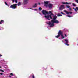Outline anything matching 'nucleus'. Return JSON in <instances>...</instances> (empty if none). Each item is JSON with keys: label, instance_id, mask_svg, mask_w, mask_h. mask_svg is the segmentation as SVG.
Wrapping results in <instances>:
<instances>
[{"label": "nucleus", "instance_id": "nucleus-10", "mask_svg": "<svg viewBox=\"0 0 78 78\" xmlns=\"http://www.w3.org/2000/svg\"><path fill=\"white\" fill-rule=\"evenodd\" d=\"M64 12L66 13L67 14H71L72 13V12H68L66 10H64Z\"/></svg>", "mask_w": 78, "mask_h": 78}, {"label": "nucleus", "instance_id": "nucleus-29", "mask_svg": "<svg viewBox=\"0 0 78 78\" xmlns=\"http://www.w3.org/2000/svg\"><path fill=\"white\" fill-rule=\"evenodd\" d=\"M0 75H3V73H0Z\"/></svg>", "mask_w": 78, "mask_h": 78}, {"label": "nucleus", "instance_id": "nucleus-24", "mask_svg": "<svg viewBox=\"0 0 78 78\" xmlns=\"http://www.w3.org/2000/svg\"><path fill=\"white\" fill-rule=\"evenodd\" d=\"M0 71H1V72H4V71H3V70H2V69H0Z\"/></svg>", "mask_w": 78, "mask_h": 78}, {"label": "nucleus", "instance_id": "nucleus-21", "mask_svg": "<svg viewBox=\"0 0 78 78\" xmlns=\"http://www.w3.org/2000/svg\"><path fill=\"white\" fill-rule=\"evenodd\" d=\"M0 30H3V27H0Z\"/></svg>", "mask_w": 78, "mask_h": 78}, {"label": "nucleus", "instance_id": "nucleus-15", "mask_svg": "<svg viewBox=\"0 0 78 78\" xmlns=\"http://www.w3.org/2000/svg\"><path fill=\"white\" fill-rule=\"evenodd\" d=\"M58 17H60V16H62V15H61V14H58Z\"/></svg>", "mask_w": 78, "mask_h": 78}, {"label": "nucleus", "instance_id": "nucleus-16", "mask_svg": "<svg viewBox=\"0 0 78 78\" xmlns=\"http://www.w3.org/2000/svg\"><path fill=\"white\" fill-rule=\"evenodd\" d=\"M21 5V3H20V2H19L18 4V6H20Z\"/></svg>", "mask_w": 78, "mask_h": 78}, {"label": "nucleus", "instance_id": "nucleus-30", "mask_svg": "<svg viewBox=\"0 0 78 78\" xmlns=\"http://www.w3.org/2000/svg\"><path fill=\"white\" fill-rule=\"evenodd\" d=\"M32 78H35L34 77V76H32Z\"/></svg>", "mask_w": 78, "mask_h": 78}, {"label": "nucleus", "instance_id": "nucleus-23", "mask_svg": "<svg viewBox=\"0 0 78 78\" xmlns=\"http://www.w3.org/2000/svg\"><path fill=\"white\" fill-rule=\"evenodd\" d=\"M33 10L34 11H37V9H34Z\"/></svg>", "mask_w": 78, "mask_h": 78}, {"label": "nucleus", "instance_id": "nucleus-22", "mask_svg": "<svg viewBox=\"0 0 78 78\" xmlns=\"http://www.w3.org/2000/svg\"><path fill=\"white\" fill-rule=\"evenodd\" d=\"M66 16L67 17H72L69 15H67Z\"/></svg>", "mask_w": 78, "mask_h": 78}, {"label": "nucleus", "instance_id": "nucleus-27", "mask_svg": "<svg viewBox=\"0 0 78 78\" xmlns=\"http://www.w3.org/2000/svg\"><path fill=\"white\" fill-rule=\"evenodd\" d=\"M61 14H64L62 12H61Z\"/></svg>", "mask_w": 78, "mask_h": 78}, {"label": "nucleus", "instance_id": "nucleus-5", "mask_svg": "<svg viewBox=\"0 0 78 78\" xmlns=\"http://www.w3.org/2000/svg\"><path fill=\"white\" fill-rule=\"evenodd\" d=\"M65 45H67V46H69V44L68 43H69V40L68 39H65Z\"/></svg>", "mask_w": 78, "mask_h": 78}, {"label": "nucleus", "instance_id": "nucleus-33", "mask_svg": "<svg viewBox=\"0 0 78 78\" xmlns=\"http://www.w3.org/2000/svg\"><path fill=\"white\" fill-rule=\"evenodd\" d=\"M38 5H41V4L40 3H38Z\"/></svg>", "mask_w": 78, "mask_h": 78}, {"label": "nucleus", "instance_id": "nucleus-31", "mask_svg": "<svg viewBox=\"0 0 78 78\" xmlns=\"http://www.w3.org/2000/svg\"><path fill=\"white\" fill-rule=\"evenodd\" d=\"M66 31H68V30H67V29H65V30L66 31Z\"/></svg>", "mask_w": 78, "mask_h": 78}, {"label": "nucleus", "instance_id": "nucleus-37", "mask_svg": "<svg viewBox=\"0 0 78 78\" xmlns=\"http://www.w3.org/2000/svg\"><path fill=\"white\" fill-rule=\"evenodd\" d=\"M63 42H64V41H63Z\"/></svg>", "mask_w": 78, "mask_h": 78}, {"label": "nucleus", "instance_id": "nucleus-13", "mask_svg": "<svg viewBox=\"0 0 78 78\" xmlns=\"http://www.w3.org/2000/svg\"><path fill=\"white\" fill-rule=\"evenodd\" d=\"M4 21L3 20H1L0 21V24H2V23H3Z\"/></svg>", "mask_w": 78, "mask_h": 78}, {"label": "nucleus", "instance_id": "nucleus-28", "mask_svg": "<svg viewBox=\"0 0 78 78\" xmlns=\"http://www.w3.org/2000/svg\"><path fill=\"white\" fill-rule=\"evenodd\" d=\"M10 75H13V74L12 73H11Z\"/></svg>", "mask_w": 78, "mask_h": 78}, {"label": "nucleus", "instance_id": "nucleus-35", "mask_svg": "<svg viewBox=\"0 0 78 78\" xmlns=\"http://www.w3.org/2000/svg\"><path fill=\"white\" fill-rule=\"evenodd\" d=\"M30 9H31V8H30Z\"/></svg>", "mask_w": 78, "mask_h": 78}, {"label": "nucleus", "instance_id": "nucleus-32", "mask_svg": "<svg viewBox=\"0 0 78 78\" xmlns=\"http://www.w3.org/2000/svg\"><path fill=\"white\" fill-rule=\"evenodd\" d=\"M67 36V35L66 34L65 35V37H66Z\"/></svg>", "mask_w": 78, "mask_h": 78}, {"label": "nucleus", "instance_id": "nucleus-8", "mask_svg": "<svg viewBox=\"0 0 78 78\" xmlns=\"http://www.w3.org/2000/svg\"><path fill=\"white\" fill-rule=\"evenodd\" d=\"M48 5L49 8H52V7H53V5L51 4H49L48 5Z\"/></svg>", "mask_w": 78, "mask_h": 78}, {"label": "nucleus", "instance_id": "nucleus-1", "mask_svg": "<svg viewBox=\"0 0 78 78\" xmlns=\"http://www.w3.org/2000/svg\"><path fill=\"white\" fill-rule=\"evenodd\" d=\"M42 13L43 14H44L45 15V17L48 20H50V19H52V17L53 16V20L50 22L49 21L48 22H47V23L49 24L50 26V27H52L54 26V23H59V22L58 20H56L57 17L56 16H53V14L52 13V12L51 11H49V12H48L46 10H42Z\"/></svg>", "mask_w": 78, "mask_h": 78}, {"label": "nucleus", "instance_id": "nucleus-3", "mask_svg": "<svg viewBox=\"0 0 78 78\" xmlns=\"http://www.w3.org/2000/svg\"><path fill=\"white\" fill-rule=\"evenodd\" d=\"M17 4H15L10 6V8H12L13 9H15V8H17Z\"/></svg>", "mask_w": 78, "mask_h": 78}, {"label": "nucleus", "instance_id": "nucleus-36", "mask_svg": "<svg viewBox=\"0 0 78 78\" xmlns=\"http://www.w3.org/2000/svg\"><path fill=\"white\" fill-rule=\"evenodd\" d=\"M1 68V67H0V68Z\"/></svg>", "mask_w": 78, "mask_h": 78}, {"label": "nucleus", "instance_id": "nucleus-17", "mask_svg": "<svg viewBox=\"0 0 78 78\" xmlns=\"http://www.w3.org/2000/svg\"><path fill=\"white\" fill-rule=\"evenodd\" d=\"M73 9H74L75 11H76V12H77V10L76 9H74V8L73 7Z\"/></svg>", "mask_w": 78, "mask_h": 78}, {"label": "nucleus", "instance_id": "nucleus-19", "mask_svg": "<svg viewBox=\"0 0 78 78\" xmlns=\"http://www.w3.org/2000/svg\"><path fill=\"white\" fill-rule=\"evenodd\" d=\"M5 5H6L7 6H9V5H8V4H7L6 2H5Z\"/></svg>", "mask_w": 78, "mask_h": 78}, {"label": "nucleus", "instance_id": "nucleus-9", "mask_svg": "<svg viewBox=\"0 0 78 78\" xmlns=\"http://www.w3.org/2000/svg\"><path fill=\"white\" fill-rule=\"evenodd\" d=\"M44 2L45 3V4H44L45 6L46 7L48 6V2L47 1H46V2Z\"/></svg>", "mask_w": 78, "mask_h": 78}, {"label": "nucleus", "instance_id": "nucleus-25", "mask_svg": "<svg viewBox=\"0 0 78 78\" xmlns=\"http://www.w3.org/2000/svg\"><path fill=\"white\" fill-rule=\"evenodd\" d=\"M69 9L70 11H71V10H72V8H69Z\"/></svg>", "mask_w": 78, "mask_h": 78}, {"label": "nucleus", "instance_id": "nucleus-11", "mask_svg": "<svg viewBox=\"0 0 78 78\" xmlns=\"http://www.w3.org/2000/svg\"><path fill=\"white\" fill-rule=\"evenodd\" d=\"M12 1H13V3L15 2V3H17V2H17V0H12Z\"/></svg>", "mask_w": 78, "mask_h": 78}, {"label": "nucleus", "instance_id": "nucleus-34", "mask_svg": "<svg viewBox=\"0 0 78 78\" xmlns=\"http://www.w3.org/2000/svg\"><path fill=\"white\" fill-rule=\"evenodd\" d=\"M2 56V55L0 54V56Z\"/></svg>", "mask_w": 78, "mask_h": 78}, {"label": "nucleus", "instance_id": "nucleus-18", "mask_svg": "<svg viewBox=\"0 0 78 78\" xmlns=\"http://www.w3.org/2000/svg\"><path fill=\"white\" fill-rule=\"evenodd\" d=\"M72 5L73 6H76V5H75V4L74 3H73L72 4Z\"/></svg>", "mask_w": 78, "mask_h": 78}, {"label": "nucleus", "instance_id": "nucleus-26", "mask_svg": "<svg viewBox=\"0 0 78 78\" xmlns=\"http://www.w3.org/2000/svg\"><path fill=\"white\" fill-rule=\"evenodd\" d=\"M76 9H77V10L78 11V7H76Z\"/></svg>", "mask_w": 78, "mask_h": 78}, {"label": "nucleus", "instance_id": "nucleus-12", "mask_svg": "<svg viewBox=\"0 0 78 78\" xmlns=\"http://www.w3.org/2000/svg\"><path fill=\"white\" fill-rule=\"evenodd\" d=\"M37 6V4L35 3L33 6V8H36Z\"/></svg>", "mask_w": 78, "mask_h": 78}, {"label": "nucleus", "instance_id": "nucleus-6", "mask_svg": "<svg viewBox=\"0 0 78 78\" xmlns=\"http://www.w3.org/2000/svg\"><path fill=\"white\" fill-rule=\"evenodd\" d=\"M28 0H24L23 1V3H24V5H26V4L28 3Z\"/></svg>", "mask_w": 78, "mask_h": 78}, {"label": "nucleus", "instance_id": "nucleus-14", "mask_svg": "<svg viewBox=\"0 0 78 78\" xmlns=\"http://www.w3.org/2000/svg\"><path fill=\"white\" fill-rule=\"evenodd\" d=\"M66 8H70V5H66Z\"/></svg>", "mask_w": 78, "mask_h": 78}, {"label": "nucleus", "instance_id": "nucleus-4", "mask_svg": "<svg viewBox=\"0 0 78 78\" xmlns=\"http://www.w3.org/2000/svg\"><path fill=\"white\" fill-rule=\"evenodd\" d=\"M65 8L64 6L63 5H62L59 8V9L61 11H62L63 9H64Z\"/></svg>", "mask_w": 78, "mask_h": 78}, {"label": "nucleus", "instance_id": "nucleus-7", "mask_svg": "<svg viewBox=\"0 0 78 78\" xmlns=\"http://www.w3.org/2000/svg\"><path fill=\"white\" fill-rule=\"evenodd\" d=\"M62 4H64V5H66V4L67 5H70L72 3L70 2H63L62 3Z\"/></svg>", "mask_w": 78, "mask_h": 78}, {"label": "nucleus", "instance_id": "nucleus-20", "mask_svg": "<svg viewBox=\"0 0 78 78\" xmlns=\"http://www.w3.org/2000/svg\"><path fill=\"white\" fill-rule=\"evenodd\" d=\"M41 9H42V8H41V7H39V10L40 11H41Z\"/></svg>", "mask_w": 78, "mask_h": 78}, {"label": "nucleus", "instance_id": "nucleus-2", "mask_svg": "<svg viewBox=\"0 0 78 78\" xmlns=\"http://www.w3.org/2000/svg\"><path fill=\"white\" fill-rule=\"evenodd\" d=\"M60 36L61 38H59L60 39H64V36L62 34V33L61 31V30L59 31L58 33V35L57 36H55L56 37V38H58L59 36Z\"/></svg>", "mask_w": 78, "mask_h": 78}]
</instances>
